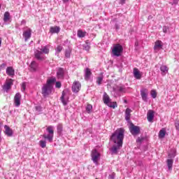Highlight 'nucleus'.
I'll return each mask as SVG.
<instances>
[{
  "label": "nucleus",
  "mask_w": 179,
  "mask_h": 179,
  "mask_svg": "<svg viewBox=\"0 0 179 179\" xmlns=\"http://www.w3.org/2000/svg\"><path fill=\"white\" fill-rule=\"evenodd\" d=\"M62 1H63L64 3H66V2H69V0H62Z\"/></svg>",
  "instance_id": "6e6d98bb"
},
{
  "label": "nucleus",
  "mask_w": 179,
  "mask_h": 179,
  "mask_svg": "<svg viewBox=\"0 0 179 179\" xmlns=\"http://www.w3.org/2000/svg\"><path fill=\"white\" fill-rule=\"evenodd\" d=\"M166 136V130L162 129L159 131V138H163Z\"/></svg>",
  "instance_id": "72a5a7b5"
},
{
  "label": "nucleus",
  "mask_w": 179,
  "mask_h": 179,
  "mask_svg": "<svg viewBox=\"0 0 179 179\" xmlns=\"http://www.w3.org/2000/svg\"><path fill=\"white\" fill-rule=\"evenodd\" d=\"M13 85V83L12 82V80L10 81H7L6 83V84L3 85V89L4 90H9V89H10V86Z\"/></svg>",
  "instance_id": "a878e982"
},
{
  "label": "nucleus",
  "mask_w": 179,
  "mask_h": 179,
  "mask_svg": "<svg viewBox=\"0 0 179 179\" xmlns=\"http://www.w3.org/2000/svg\"><path fill=\"white\" fill-rule=\"evenodd\" d=\"M139 45V43H138V41L135 42V46L138 47Z\"/></svg>",
  "instance_id": "5fc2aeb1"
},
{
  "label": "nucleus",
  "mask_w": 179,
  "mask_h": 179,
  "mask_svg": "<svg viewBox=\"0 0 179 179\" xmlns=\"http://www.w3.org/2000/svg\"><path fill=\"white\" fill-rule=\"evenodd\" d=\"M29 68L31 69V72H37L38 71V64L36 61H32L29 65Z\"/></svg>",
  "instance_id": "4468645a"
},
{
  "label": "nucleus",
  "mask_w": 179,
  "mask_h": 179,
  "mask_svg": "<svg viewBox=\"0 0 179 179\" xmlns=\"http://www.w3.org/2000/svg\"><path fill=\"white\" fill-rule=\"evenodd\" d=\"M55 82H57V78H55V77H52L47 80L45 85H47L48 86H52V85H54Z\"/></svg>",
  "instance_id": "b1692460"
},
{
  "label": "nucleus",
  "mask_w": 179,
  "mask_h": 179,
  "mask_svg": "<svg viewBox=\"0 0 179 179\" xmlns=\"http://www.w3.org/2000/svg\"><path fill=\"white\" fill-rule=\"evenodd\" d=\"M115 22V20H112L111 23H114Z\"/></svg>",
  "instance_id": "bf43d9fd"
},
{
  "label": "nucleus",
  "mask_w": 179,
  "mask_h": 179,
  "mask_svg": "<svg viewBox=\"0 0 179 179\" xmlns=\"http://www.w3.org/2000/svg\"><path fill=\"white\" fill-rule=\"evenodd\" d=\"M124 103H127V100H124Z\"/></svg>",
  "instance_id": "052dcab7"
},
{
  "label": "nucleus",
  "mask_w": 179,
  "mask_h": 179,
  "mask_svg": "<svg viewBox=\"0 0 179 179\" xmlns=\"http://www.w3.org/2000/svg\"><path fill=\"white\" fill-rule=\"evenodd\" d=\"M140 93H141L142 100L144 101L145 103H148V95L149 94V92L148 91V89L144 88L141 90Z\"/></svg>",
  "instance_id": "1a4fd4ad"
},
{
  "label": "nucleus",
  "mask_w": 179,
  "mask_h": 179,
  "mask_svg": "<svg viewBox=\"0 0 179 179\" xmlns=\"http://www.w3.org/2000/svg\"><path fill=\"white\" fill-rule=\"evenodd\" d=\"M53 87V86L47 85L46 84L43 85L42 87V94L43 97H48L52 93Z\"/></svg>",
  "instance_id": "20e7f679"
},
{
  "label": "nucleus",
  "mask_w": 179,
  "mask_h": 179,
  "mask_svg": "<svg viewBox=\"0 0 179 179\" xmlns=\"http://www.w3.org/2000/svg\"><path fill=\"white\" fill-rule=\"evenodd\" d=\"M176 150H171L168 155L169 159H174V157H176Z\"/></svg>",
  "instance_id": "c85d7f7f"
},
{
  "label": "nucleus",
  "mask_w": 179,
  "mask_h": 179,
  "mask_svg": "<svg viewBox=\"0 0 179 179\" xmlns=\"http://www.w3.org/2000/svg\"><path fill=\"white\" fill-rule=\"evenodd\" d=\"M6 64L5 63H3L1 66H0V69L2 68H6Z\"/></svg>",
  "instance_id": "3c124183"
},
{
  "label": "nucleus",
  "mask_w": 179,
  "mask_h": 179,
  "mask_svg": "<svg viewBox=\"0 0 179 179\" xmlns=\"http://www.w3.org/2000/svg\"><path fill=\"white\" fill-rule=\"evenodd\" d=\"M160 71L162 72V75H166V72L169 71V69H167V66H161Z\"/></svg>",
  "instance_id": "7c9ffc66"
},
{
  "label": "nucleus",
  "mask_w": 179,
  "mask_h": 179,
  "mask_svg": "<svg viewBox=\"0 0 179 179\" xmlns=\"http://www.w3.org/2000/svg\"><path fill=\"white\" fill-rule=\"evenodd\" d=\"M62 46L61 45H59L57 46V49H56V51L58 54H59V52H61L62 51Z\"/></svg>",
  "instance_id": "a19ab883"
},
{
  "label": "nucleus",
  "mask_w": 179,
  "mask_h": 179,
  "mask_svg": "<svg viewBox=\"0 0 179 179\" xmlns=\"http://www.w3.org/2000/svg\"><path fill=\"white\" fill-rule=\"evenodd\" d=\"M103 101L104 104H106V106H108V107H110V108H116V107H118L117 102L111 103V99H110V96L107 94V92H103Z\"/></svg>",
  "instance_id": "f03ea898"
},
{
  "label": "nucleus",
  "mask_w": 179,
  "mask_h": 179,
  "mask_svg": "<svg viewBox=\"0 0 179 179\" xmlns=\"http://www.w3.org/2000/svg\"><path fill=\"white\" fill-rule=\"evenodd\" d=\"M77 36L80 38H83V37H85V36H86V32H83V31H82V30H78L77 32Z\"/></svg>",
  "instance_id": "c756f323"
},
{
  "label": "nucleus",
  "mask_w": 179,
  "mask_h": 179,
  "mask_svg": "<svg viewBox=\"0 0 179 179\" xmlns=\"http://www.w3.org/2000/svg\"><path fill=\"white\" fill-rule=\"evenodd\" d=\"M35 58H36V59L38 61H43V59H44V58L43 57H41V55H43V52L37 50L35 52Z\"/></svg>",
  "instance_id": "4be33fe9"
},
{
  "label": "nucleus",
  "mask_w": 179,
  "mask_h": 179,
  "mask_svg": "<svg viewBox=\"0 0 179 179\" xmlns=\"http://www.w3.org/2000/svg\"><path fill=\"white\" fill-rule=\"evenodd\" d=\"M46 131L48 132V134H44L42 135V137L46 139L50 143L52 142V139H54V127L49 126Z\"/></svg>",
  "instance_id": "7ed1b4c3"
},
{
  "label": "nucleus",
  "mask_w": 179,
  "mask_h": 179,
  "mask_svg": "<svg viewBox=\"0 0 179 179\" xmlns=\"http://www.w3.org/2000/svg\"><path fill=\"white\" fill-rule=\"evenodd\" d=\"M81 85L79 81H76L73 83L72 86V92L73 93H78L80 90Z\"/></svg>",
  "instance_id": "9b49d317"
},
{
  "label": "nucleus",
  "mask_w": 179,
  "mask_h": 179,
  "mask_svg": "<svg viewBox=\"0 0 179 179\" xmlns=\"http://www.w3.org/2000/svg\"><path fill=\"white\" fill-rule=\"evenodd\" d=\"M90 76H92V70H90L89 68H87L85 71V80H89V79H90Z\"/></svg>",
  "instance_id": "aec40b11"
},
{
  "label": "nucleus",
  "mask_w": 179,
  "mask_h": 179,
  "mask_svg": "<svg viewBox=\"0 0 179 179\" xmlns=\"http://www.w3.org/2000/svg\"><path fill=\"white\" fill-rule=\"evenodd\" d=\"M83 47L85 51H89V50H90V46H89V45H84Z\"/></svg>",
  "instance_id": "a18cd8bd"
},
{
  "label": "nucleus",
  "mask_w": 179,
  "mask_h": 179,
  "mask_svg": "<svg viewBox=\"0 0 179 179\" xmlns=\"http://www.w3.org/2000/svg\"><path fill=\"white\" fill-rule=\"evenodd\" d=\"M61 86H62V85L61 84V82L59 81L56 82L55 87H57V89H61Z\"/></svg>",
  "instance_id": "79ce46f5"
},
{
  "label": "nucleus",
  "mask_w": 179,
  "mask_h": 179,
  "mask_svg": "<svg viewBox=\"0 0 179 179\" xmlns=\"http://www.w3.org/2000/svg\"><path fill=\"white\" fill-rule=\"evenodd\" d=\"M92 109H93V106H92V105H87L86 107L87 113H90V111H92Z\"/></svg>",
  "instance_id": "4c0bfd02"
},
{
  "label": "nucleus",
  "mask_w": 179,
  "mask_h": 179,
  "mask_svg": "<svg viewBox=\"0 0 179 179\" xmlns=\"http://www.w3.org/2000/svg\"><path fill=\"white\" fill-rule=\"evenodd\" d=\"M109 177L111 179L115 178V173H112V174L109 175Z\"/></svg>",
  "instance_id": "09e8293b"
},
{
  "label": "nucleus",
  "mask_w": 179,
  "mask_h": 179,
  "mask_svg": "<svg viewBox=\"0 0 179 179\" xmlns=\"http://www.w3.org/2000/svg\"><path fill=\"white\" fill-rule=\"evenodd\" d=\"M142 165V162H141L140 166Z\"/></svg>",
  "instance_id": "680f3d73"
},
{
  "label": "nucleus",
  "mask_w": 179,
  "mask_h": 179,
  "mask_svg": "<svg viewBox=\"0 0 179 179\" xmlns=\"http://www.w3.org/2000/svg\"><path fill=\"white\" fill-rule=\"evenodd\" d=\"M174 161L172 159H168L166 160V164L168 166V170L171 171L173 170V164Z\"/></svg>",
  "instance_id": "393cba45"
},
{
  "label": "nucleus",
  "mask_w": 179,
  "mask_h": 179,
  "mask_svg": "<svg viewBox=\"0 0 179 179\" xmlns=\"http://www.w3.org/2000/svg\"><path fill=\"white\" fill-rule=\"evenodd\" d=\"M59 31H61V28L58 26L50 27V33L52 34H58Z\"/></svg>",
  "instance_id": "f3484780"
},
{
  "label": "nucleus",
  "mask_w": 179,
  "mask_h": 179,
  "mask_svg": "<svg viewBox=\"0 0 179 179\" xmlns=\"http://www.w3.org/2000/svg\"><path fill=\"white\" fill-rule=\"evenodd\" d=\"M10 17V13L9 12H6L4 13V17H3V22H8Z\"/></svg>",
  "instance_id": "2f4dec72"
},
{
  "label": "nucleus",
  "mask_w": 179,
  "mask_h": 179,
  "mask_svg": "<svg viewBox=\"0 0 179 179\" xmlns=\"http://www.w3.org/2000/svg\"><path fill=\"white\" fill-rule=\"evenodd\" d=\"M115 29L117 31V30H120V24L118 22L115 23Z\"/></svg>",
  "instance_id": "37998d69"
},
{
  "label": "nucleus",
  "mask_w": 179,
  "mask_h": 179,
  "mask_svg": "<svg viewBox=\"0 0 179 179\" xmlns=\"http://www.w3.org/2000/svg\"><path fill=\"white\" fill-rule=\"evenodd\" d=\"M57 134L59 135H61V134H62V131H63L62 124H59L57 127Z\"/></svg>",
  "instance_id": "f704fd0d"
},
{
  "label": "nucleus",
  "mask_w": 179,
  "mask_h": 179,
  "mask_svg": "<svg viewBox=\"0 0 179 179\" xmlns=\"http://www.w3.org/2000/svg\"><path fill=\"white\" fill-rule=\"evenodd\" d=\"M129 130L131 135H138V134H141V127H139V126H136L132 122L130 123Z\"/></svg>",
  "instance_id": "423d86ee"
},
{
  "label": "nucleus",
  "mask_w": 179,
  "mask_h": 179,
  "mask_svg": "<svg viewBox=\"0 0 179 179\" xmlns=\"http://www.w3.org/2000/svg\"><path fill=\"white\" fill-rule=\"evenodd\" d=\"M4 129L5 135H6L7 136H13V131L12 130V129H10V127H9V126L5 125Z\"/></svg>",
  "instance_id": "dca6fc26"
},
{
  "label": "nucleus",
  "mask_w": 179,
  "mask_h": 179,
  "mask_svg": "<svg viewBox=\"0 0 179 179\" xmlns=\"http://www.w3.org/2000/svg\"><path fill=\"white\" fill-rule=\"evenodd\" d=\"M22 99V94L20 93L17 92L15 94L14 96V106L15 107H20V100Z\"/></svg>",
  "instance_id": "9d476101"
},
{
  "label": "nucleus",
  "mask_w": 179,
  "mask_h": 179,
  "mask_svg": "<svg viewBox=\"0 0 179 179\" xmlns=\"http://www.w3.org/2000/svg\"><path fill=\"white\" fill-rule=\"evenodd\" d=\"M71 52H72V49H71L70 48H68L67 49H66V50H65V57L66 58H71Z\"/></svg>",
  "instance_id": "cd10ccee"
},
{
  "label": "nucleus",
  "mask_w": 179,
  "mask_h": 179,
  "mask_svg": "<svg viewBox=\"0 0 179 179\" xmlns=\"http://www.w3.org/2000/svg\"><path fill=\"white\" fill-rule=\"evenodd\" d=\"M114 96L115 97L121 96L122 93H125V88L124 87L117 86L113 88Z\"/></svg>",
  "instance_id": "0eeeda50"
},
{
  "label": "nucleus",
  "mask_w": 179,
  "mask_h": 179,
  "mask_svg": "<svg viewBox=\"0 0 179 179\" xmlns=\"http://www.w3.org/2000/svg\"><path fill=\"white\" fill-rule=\"evenodd\" d=\"M133 73L136 79H141L142 78V74H141V71L137 68L134 69Z\"/></svg>",
  "instance_id": "6ab92c4d"
},
{
  "label": "nucleus",
  "mask_w": 179,
  "mask_h": 179,
  "mask_svg": "<svg viewBox=\"0 0 179 179\" xmlns=\"http://www.w3.org/2000/svg\"><path fill=\"white\" fill-rule=\"evenodd\" d=\"M173 3L177 5V3H178V0H173Z\"/></svg>",
  "instance_id": "603ef678"
},
{
  "label": "nucleus",
  "mask_w": 179,
  "mask_h": 179,
  "mask_svg": "<svg viewBox=\"0 0 179 179\" xmlns=\"http://www.w3.org/2000/svg\"><path fill=\"white\" fill-rule=\"evenodd\" d=\"M22 36L24 38V41H27V40L31 38V29H28L27 31H24Z\"/></svg>",
  "instance_id": "2eb2a0df"
},
{
  "label": "nucleus",
  "mask_w": 179,
  "mask_h": 179,
  "mask_svg": "<svg viewBox=\"0 0 179 179\" xmlns=\"http://www.w3.org/2000/svg\"><path fill=\"white\" fill-rule=\"evenodd\" d=\"M6 73L8 76H15V69L13 67H7Z\"/></svg>",
  "instance_id": "5701e85b"
},
{
  "label": "nucleus",
  "mask_w": 179,
  "mask_h": 179,
  "mask_svg": "<svg viewBox=\"0 0 179 179\" xmlns=\"http://www.w3.org/2000/svg\"><path fill=\"white\" fill-rule=\"evenodd\" d=\"M1 44H2V39L0 38V47H1Z\"/></svg>",
  "instance_id": "4d7b16f0"
},
{
  "label": "nucleus",
  "mask_w": 179,
  "mask_h": 179,
  "mask_svg": "<svg viewBox=\"0 0 179 179\" xmlns=\"http://www.w3.org/2000/svg\"><path fill=\"white\" fill-rule=\"evenodd\" d=\"M22 91L24 92L26 90V83H23L22 85Z\"/></svg>",
  "instance_id": "49530a36"
},
{
  "label": "nucleus",
  "mask_w": 179,
  "mask_h": 179,
  "mask_svg": "<svg viewBox=\"0 0 179 179\" xmlns=\"http://www.w3.org/2000/svg\"><path fill=\"white\" fill-rule=\"evenodd\" d=\"M64 76H65V70H64V68L59 67L57 71V79H64Z\"/></svg>",
  "instance_id": "f8f14e48"
},
{
  "label": "nucleus",
  "mask_w": 179,
  "mask_h": 179,
  "mask_svg": "<svg viewBox=\"0 0 179 179\" xmlns=\"http://www.w3.org/2000/svg\"><path fill=\"white\" fill-rule=\"evenodd\" d=\"M151 96L152 97V99H156L157 94L156 93V91L155 90H152L151 91Z\"/></svg>",
  "instance_id": "58836bf2"
},
{
  "label": "nucleus",
  "mask_w": 179,
  "mask_h": 179,
  "mask_svg": "<svg viewBox=\"0 0 179 179\" xmlns=\"http://www.w3.org/2000/svg\"><path fill=\"white\" fill-rule=\"evenodd\" d=\"M39 145L41 146V148H45V146H47V141H45V140H41L39 141Z\"/></svg>",
  "instance_id": "473e14b6"
},
{
  "label": "nucleus",
  "mask_w": 179,
  "mask_h": 179,
  "mask_svg": "<svg viewBox=\"0 0 179 179\" xmlns=\"http://www.w3.org/2000/svg\"><path fill=\"white\" fill-rule=\"evenodd\" d=\"M125 1H127V0H120V3L121 5H124L125 3Z\"/></svg>",
  "instance_id": "8fccbe9b"
},
{
  "label": "nucleus",
  "mask_w": 179,
  "mask_h": 179,
  "mask_svg": "<svg viewBox=\"0 0 179 179\" xmlns=\"http://www.w3.org/2000/svg\"><path fill=\"white\" fill-rule=\"evenodd\" d=\"M154 50L155 52H157V51H160V50H163V43L162 41H157L155 42Z\"/></svg>",
  "instance_id": "ddd939ff"
},
{
  "label": "nucleus",
  "mask_w": 179,
  "mask_h": 179,
  "mask_svg": "<svg viewBox=\"0 0 179 179\" xmlns=\"http://www.w3.org/2000/svg\"><path fill=\"white\" fill-rule=\"evenodd\" d=\"M100 157V153L97 152V150H94L92 152V160L93 161L95 164H97L99 162V158Z\"/></svg>",
  "instance_id": "6e6552de"
},
{
  "label": "nucleus",
  "mask_w": 179,
  "mask_h": 179,
  "mask_svg": "<svg viewBox=\"0 0 179 179\" xmlns=\"http://www.w3.org/2000/svg\"><path fill=\"white\" fill-rule=\"evenodd\" d=\"M22 24H26V20H23L22 22H21Z\"/></svg>",
  "instance_id": "864d4df0"
},
{
  "label": "nucleus",
  "mask_w": 179,
  "mask_h": 179,
  "mask_svg": "<svg viewBox=\"0 0 179 179\" xmlns=\"http://www.w3.org/2000/svg\"><path fill=\"white\" fill-rule=\"evenodd\" d=\"M147 118L149 122H152L153 118H155V112L153 110H150L147 114Z\"/></svg>",
  "instance_id": "412c9836"
},
{
  "label": "nucleus",
  "mask_w": 179,
  "mask_h": 179,
  "mask_svg": "<svg viewBox=\"0 0 179 179\" xmlns=\"http://www.w3.org/2000/svg\"><path fill=\"white\" fill-rule=\"evenodd\" d=\"M131 110L129 108H127L125 110V120L127 122H131Z\"/></svg>",
  "instance_id": "a211bd4d"
},
{
  "label": "nucleus",
  "mask_w": 179,
  "mask_h": 179,
  "mask_svg": "<svg viewBox=\"0 0 179 179\" xmlns=\"http://www.w3.org/2000/svg\"><path fill=\"white\" fill-rule=\"evenodd\" d=\"M124 132L125 130L124 129H117L110 136V141L114 143L110 149L111 155H117L118 150H120L122 148Z\"/></svg>",
  "instance_id": "f257e3e1"
},
{
  "label": "nucleus",
  "mask_w": 179,
  "mask_h": 179,
  "mask_svg": "<svg viewBox=\"0 0 179 179\" xmlns=\"http://www.w3.org/2000/svg\"><path fill=\"white\" fill-rule=\"evenodd\" d=\"M1 131H0V143H1V141H2V138H1Z\"/></svg>",
  "instance_id": "13d9d810"
},
{
  "label": "nucleus",
  "mask_w": 179,
  "mask_h": 179,
  "mask_svg": "<svg viewBox=\"0 0 179 179\" xmlns=\"http://www.w3.org/2000/svg\"><path fill=\"white\" fill-rule=\"evenodd\" d=\"M101 82H103V77L102 76L97 77L96 83L99 86H100V85H101Z\"/></svg>",
  "instance_id": "e433bc0d"
},
{
  "label": "nucleus",
  "mask_w": 179,
  "mask_h": 179,
  "mask_svg": "<svg viewBox=\"0 0 179 179\" xmlns=\"http://www.w3.org/2000/svg\"><path fill=\"white\" fill-rule=\"evenodd\" d=\"M136 142H143V138L138 137L136 140Z\"/></svg>",
  "instance_id": "de8ad7c7"
},
{
  "label": "nucleus",
  "mask_w": 179,
  "mask_h": 179,
  "mask_svg": "<svg viewBox=\"0 0 179 179\" xmlns=\"http://www.w3.org/2000/svg\"><path fill=\"white\" fill-rule=\"evenodd\" d=\"M60 99H61V101L63 105L66 106L68 104L66 101H65V91H63L62 92V96H61Z\"/></svg>",
  "instance_id": "bb28decb"
},
{
  "label": "nucleus",
  "mask_w": 179,
  "mask_h": 179,
  "mask_svg": "<svg viewBox=\"0 0 179 179\" xmlns=\"http://www.w3.org/2000/svg\"><path fill=\"white\" fill-rule=\"evenodd\" d=\"M167 31H169V28H168V27L164 26V27H163V32H164V33H167Z\"/></svg>",
  "instance_id": "c03bdc74"
},
{
  "label": "nucleus",
  "mask_w": 179,
  "mask_h": 179,
  "mask_svg": "<svg viewBox=\"0 0 179 179\" xmlns=\"http://www.w3.org/2000/svg\"><path fill=\"white\" fill-rule=\"evenodd\" d=\"M0 9H1V4H0Z\"/></svg>",
  "instance_id": "e2e57ef3"
},
{
  "label": "nucleus",
  "mask_w": 179,
  "mask_h": 179,
  "mask_svg": "<svg viewBox=\"0 0 179 179\" xmlns=\"http://www.w3.org/2000/svg\"><path fill=\"white\" fill-rule=\"evenodd\" d=\"M122 51H124V48H122V45L120 44H116L112 50V52L115 57H120Z\"/></svg>",
  "instance_id": "39448f33"
},
{
  "label": "nucleus",
  "mask_w": 179,
  "mask_h": 179,
  "mask_svg": "<svg viewBox=\"0 0 179 179\" xmlns=\"http://www.w3.org/2000/svg\"><path fill=\"white\" fill-rule=\"evenodd\" d=\"M35 108L36 111H37L38 113H41V111H43V108L40 106H36Z\"/></svg>",
  "instance_id": "ea45409f"
},
{
  "label": "nucleus",
  "mask_w": 179,
  "mask_h": 179,
  "mask_svg": "<svg viewBox=\"0 0 179 179\" xmlns=\"http://www.w3.org/2000/svg\"><path fill=\"white\" fill-rule=\"evenodd\" d=\"M41 52H42V54H48V52H50V49L45 46L41 49Z\"/></svg>",
  "instance_id": "c9c22d12"
}]
</instances>
